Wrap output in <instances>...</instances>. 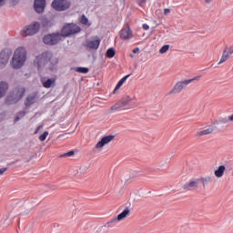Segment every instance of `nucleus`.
<instances>
[{
    "mask_svg": "<svg viewBox=\"0 0 233 233\" xmlns=\"http://www.w3.org/2000/svg\"><path fill=\"white\" fill-rule=\"evenodd\" d=\"M137 3L139 6H143V5H147V0H137Z\"/></svg>",
    "mask_w": 233,
    "mask_h": 233,
    "instance_id": "f704fd0d",
    "label": "nucleus"
},
{
    "mask_svg": "<svg viewBox=\"0 0 233 233\" xmlns=\"http://www.w3.org/2000/svg\"><path fill=\"white\" fill-rule=\"evenodd\" d=\"M59 41H61V35L59 34L46 35L43 38L45 45H57Z\"/></svg>",
    "mask_w": 233,
    "mask_h": 233,
    "instance_id": "1a4fd4ad",
    "label": "nucleus"
},
{
    "mask_svg": "<svg viewBox=\"0 0 233 233\" xmlns=\"http://www.w3.org/2000/svg\"><path fill=\"white\" fill-rule=\"evenodd\" d=\"M26 92V89L25 87H16L14 89L13 93L7 97L6 104L7 105H14L19 101L23 96H25V93Z\"/></svg>",
    "mask_w": 233,
    "mask_h": 233,
    "instance_id": "20e7f679",
    "label": "nucleus"
},
{
    "mask_svg": "<svg viewBox=\"0 0 233 233\" xmlns=\"http://www.w3.org/2000/svg\"><path fill=\"white\" fill-rule=\"evenodd\" d=\"M170 49V45H165L159 49V54H167Z\"/></svg>",
    "mask_w": 233,
    "mask_h": 233,
    "instance_id": "cd10ccee",
    "label": "nucleus"
},
{
    "mask_svg": "<svg viewBox=\"0 0 233 233\" xmlns=\"http://www.w3.org/2000/svg\"><path fill=\"white\" fill-rule=\"evenodd\" d=\"M214 132V128L208 127L207 129L198 131L197 132V137H203V136H208V134H212Z\"/></svg>",
    "mask_w": 233,
    "mask_h": 233,
    "instance_id": "aec40b11",
    "label": "nucleus"
},
{
    "mask_svg": "<svg viewBox=\"0 0 233 233\" xmlns=\"http://www.w3.org/2000/svg\"><path fill=\"white\" fill-rule=\"evenodd\" d=\"M52 8L56 12H65L70 8L71 4L68 0H54L51 4Z\"/></svg>",
    "mask_w": 233,
    "mask_h": 233,
    "instance_id": "0eeeda50",
    "label": "nucleus"
},
{
    "mask_svg": "<svg viewBox=\"0 0 233 233\" xmlns=\"http://www.w3.org/2000/svg\"><path fill=\"white\" fill-rule=\"evenodd\" d=\"M114 56H116V51L114 50V48L107 49L106 57L112 58L114 57Z\"/></svg>",
    "mask_w": 233,
    "mask_h": 233,
    "instance_id": "c85d7f7f",
    "label": "nucleus"
},
{
    "mask_svg": "<svg viewBox=\"0 0 233 233\" xmlns=\"http://www.w3.org/2000/svg\"><path fill=\"white\" fill-rule=\"evenodd\" d=\"M200 77L201 76H197L190 79H184V80L177 81L173 86V88L170 90L169 94L170 95L181 94V91L185 90V88H187L190 85V83H193V81H199Z\"/></svg>",
    "mask_w": 233,
    "mask_h": 233,
    "instance_id": "7ed1b4c3",
    "label": "nucleus"
},
{
    "mask_svg": "<svg viewBox=\"0 0 233 233\" xmlns=\"http://www.w3.org/2000/svg\"><path fill=\"white\" fill-rule=\"evenodd\" d=\"M25 61H26V49L25 47L16 48L12 58L11 66L17 70L25 65Z\"/></svg>",
    "mask_w": 233,
    "mask_h": 233,
    "instance_id": "f03ea898",
    "label": "nucleus"
},
{
    "mask_svg": "<svg viewBox=\"0 0 233 233\" xmlns=\"http://www.w3.org/2000/svg\"><path fill=\"white\" fill-rule=\"evenodd\" d=\"M43 129V125H40L36 127V130L35 131V134H39V130Z\"/></svg>",
    "mask_w": 233,
    "mask_h": 233,
    "instance_id": "e433bc0d",
    "label": "nucleus"
},
{
    "mask_svg": "<svg viewBox=\"0 0 233 233\" xmlns=\"http://www.w3.org/2000/svg\"><path fill=\"white\" fill-rule=\"evenodd\" d=\"M48 131H45L42 135L39 136V141H46L48 137Z\"/></svg>",
    "mask_w": 233,
    "mask_h": 233,
    "instance_id": "7c9ffc66",
    "label": "nucleus"
},
{
    "mask_svg": "<svg viewBox=\"0 0 233 233\" xmlns=\"http://www.w3.org/2000/svg\"><path fill=\"white\" fill-rule=\"evenodd\" d=\"M80 23L82 25H85L86 26H90V23L88 22V18L86 17V15H83L80 17Z\"/></svg>",
    "mask_w": 233,
    "mask_h": 233,
    "instance_id": "bb28decb",
    "label": "nucleus"
},
{
    "mask_svg": "<svg viewBox=\"0 0 233 233\" xmlns=\"http://www.w3.org/2000/svg\"><path fill=\"white\" fill-rule=\"evenodd\" d=\"M137 52H139V47L133 49V54H137Z\"/></svg>",
    "mask_w": 233,
    "mask_h": 233,
    "instance_id": "ea45409f",
    "label": "nucleus"
},
{
    "mask_svg": "<svg viewBox=\"0 0 233 233\" xmlns=\"http://www.w3.org/2000/svg\"><path fill=\"white\" fill-rule=\"evenodd\" d=\"M57 63H59V59L54 57V54L49 51L42 53L35 59V65L37 68H41L42 66H45V65H47L50 70H54V68L57 66Z\"/></svg>",
    "mask_w": 233,
    "mask_h": 233,
    "instance_id": "f257e3e1",
    "label": "nucleus"
},
{
    "mask_svg": "<svg viewBox=\"0 0 233 233\" xmlns=\"http://www.w3.org/2000/svg\"><path fill=\"white\" fill-rule=\"evenodd\" d=\"M111 141H114V136L113 135H109V136H106V137H103L100 141H98L96 146H95V148L96 150H103V147L106 146V145H108V143H111Z\"/></svg>",
    "mask_w": 233,
    "mask_h": 233,
    "instance_id": "9d476101",
    "label": "nucleus"
},
{
    "mask_svg": "<svg viewBox=\"0 0 233 233\" xmlns=\"http://www.w3.org/2000/svg\"><path fill=\"white\" fill-rule=\"evenodd\" d=\"M41 83L44 88H52V86H56V78H48V77H41Z\"/></svg>",
    "mask_w": 233,
    "mask_h": 233,
    "instance_id": "ddd939ff",
    "label": "nucleus"
},
{
    "mask_svg": "<svg viewBox=\"0 0 233 233\" xmlns=\"http://www.w3.org/2000/svg\"><path fill=\"white\" fill-rule=\"evenodd\" d=\"M164 14L165 15H168V14H170V9L168 8L164 9Z\"/></svg>",
    "mask_w": 233,
    "mask_h": 233,
    "instance_id": "4c0bfd02",
    "label": "nucleus"
},
{
    "mask_svg": "<svg viewBox=\"0 0 233 233\" xmlns=\"http://www.w3.org/2000/svg\"><path fill=\"white\" fill-rule=\"evenodd\" d=\"M99 45H101V40L96 38L95 40H90L86 43V47L91 48L93 50H97L99 48Z\"/></svg>",
    "mask_w": 233,
    "mask_h": 233,
    "instance_id": "dca6fc26",
    "label": "nucleus"
},
{
    "mask_svg": "<svg viewBox=\"0 0 233 233\" xmlns=\"http://www.w3.org/2000/svg\"><path fill=\"white\" fill-rule=\"evenodd\" d=\"M25 114L26 113L25 111L19 112L15 118V123H17V121H19V119H21V117H24V116H25Z\"/></svg>",
    "mask_w": 233,
    "mask_h": 233,
    "instance_id": "2f4dec72",
    "label": "nucleus"
},
{
    "mask_svg": "<svg viewBox=\"0 0 233 233\" xmlns=\"http://www.w3.org/2000/svg\"><path fill=\"white\" fill-rule=\"evenodd\" d=\"M46 6V0H35L34 7L37 14H43Z\"/></svg>",
    "mask_w": 233,
    "mask_h": 233,
    "instance_id": "f8f14e48",
    "label": "nucleus"
},
{
    "mask_svg": "<svg viewBox=\"0 0 233 233\" xmlns=\"http://www.w3.org/2000/svg\"><path fill=\"white\" fill-rule=\"evenodd\" d=\"M227 170V167L223 165L219 166L215 171V177H218V179L221 178L223 176H225V171Z\"/></svg>",
    "mask_w": 233,
    "mask_h": 233,
    "instance_id": "a211bd4d",
    "label": "nucleus"
},
{
    "mask_svg": "<svg viewBox=\"0 0 233 233\" xmlns=\"http://www.w3.org/2000/svg\"><path fill=\"white\" fill-rule=\"evenodd\" d=\"M205 3H207V5L212 3V0H205Z\"/></svg>",
    "mask_w": 233,
    "mask_h": 233,
    "instance_id": "79ce46f5",
    "label": "nucleus"
},
{
    "mask_svg": "<svg viewBox=\"0 0 233 233\" xmlns=\"http://www.w3.org/2000/svg\"><path fill=\"white\" fill-rule=\"evenodd\" d=\"M232 50V46H229V48H226L221 56V58L218 62V65H223V63H226V61H228V58L232 56L233 52Z\"/></svg>",
    "mask_w": 233,
    "mask_h": 233,
    "instance_id": "4468645a",
    "label": "nucleus"
},
{
    "mask_svg": "<svg viewBox=\"0 0 233 233\" xmlns=\"http://www.w3.org/2000/svg\"><path fill=\"white\" fill-rule=\"evenodd\" d=\"M39 28H41V24H39V22H34L31 25L24 27V29L21 31V35L24 37L28 35H35V34L39 32Z\"/></svg>",
    "mask_w": 233,
    "mask_h": 233,
    "instance_id": "423d86ee",
    "label": "nucleus"
},
{
    "mask_svg": "<svg viewBox=\"0 0 233 233\" xmlns=\"http://www.w3.org/2000/svg\"><path fill=\"white\" fill-rule=\"evenodd\" d=\"M233 123V114L229 115L228 117H221L218 119L219 125H228V123Z\"/></svg>",
    "mask_w": 233,
    "mask_h": 233,
    "instance_id": "6ab92c4d",
    "label": "nucleus"
},
{
    "mask_svg": "<svg viewBox=\"0 0 233 233\" xmlns=\"http://www.w3.org/2000/svg\"><path fill=\"white\" fill-rule=\"evenodd\" d=\"M132 30H130V27L124 28L120 31V39H123L124 41H127V39H132Z\"/></svg>",
    "mask_w": 233,
    "mask_h": 233,
    "instance_id": "2eb2a0df",
    "label": "nucleus"
},
{
    "mask_svg": "<svg viewBox=\"0 0 233 233\" xmlns=\"http://www.w3.org/2000/svg\"><path fill=\"white\" fill-rule=\"evenodd\" d=\"M122 101V105H124V108L126 106H129V105H132V103H134V98L130 97V96H126L124 98L121 99Z\"/></svg>",
    "mask_w": 233,
    "mask_h": 233,
    "instance_id": "393cba45",
    "label": "nucleus"
},
{
    "mask_svg": "<svg viewBox=\"0 0 233 233\" xmlns=\"http://www.w3.org/2000/svg\"><path fill=\"white\" fill-rule=\"evenodd\" d=\"M149 28H150V26H148V25H147V24L143 25V29L144 30H148Z\"/></svg>",
    "mask_w": 233,
    "mask_h": 233,
    "instance_id": "58836bf2",
    "label": "nucleus"
},
{
    "mask_svg": "<svg viewBox=\"0 0 233 233\" xmlns=\"http://www.w3.org/2000/svg\"><path fill=\"white\" fill-rule=\"evenodd\" d=\"M79 170H80V174L85 175L88 172V167L83 166V167H80Z\"/></svg>",
    "mask_w": 233,
    "mask_h": 233,
    "instance_id": "72a5a7b5",
    "label": "nucleus"
},
{
    "mask_svg": "<svg viewBox=\"0 0 233 233\" xmlns=\"http://www.w3.org/2000/svg\"><path fill=\"white\" fill-rule=\"evenodd\" d=\"M5 0H0V6L5 5Z\"/></svg>",
    "mask_w": 233,
    "mask_h": 233,
    "instance_id": "a19ab883",
    "label": "nucleus"
},
{
    "mask_svg": "<svg viewBox=\"0 0 233 233\" xmlns=\"http://www.w3.org/2000/svg\"><path fill=\"white\" fill-rule=\"evenodd\" d=\"M76 72H78L79 74H88V68H86V67H76Z\"/></svg>",
    "mask_w": 233,
    "mask_h": 233,
    "instance_id": "c756f323",
    "label": "nucleus"
},
{
    "mask_svg": "<svg viewBox=\"0 0 233 233\" xmlns=\"http://www.w3.org/2000/svg\"><path fill=\"white\" fill-rule=\"evenodd\" d=\"M212 181H213V177L210 176L202 177L198 178V184L201 183L203 188H206V187H208V185H210Z\"/></svg>",
    "mask_w": 233,
    "mask_h": 233,
    "instance_id": "f3484780",
    "label": "nucleus"
},
{
    "mask_svg": "<svg viewBox=\"0 0 233 233\" xmlns=\"http://www.w3.org/2000/svg\"><path fill=\"white\" fill-rule=\"evenodd\" d=\"M231 52H233V45L231 46Z\"/></svg>",
    "mask_w": 233,
    "mask_h": 233,
    "instance_id": "37998d69",
    "label": "nucleus"
},
{
    "mask_svg": "<svg viewBox=\"0 0 233 233\" xmlns=\"http://www.w3.org/2000/svg\"><path fill=\"white\" fill-rule=\"evenodd\" d=\"M8 90V84L6 82H0V99L6 94Z\"/></svg>",
    "mask_w": 233,
    "mask_h": 233,
    "instance_id": "b1692460",
    "label": "nucleus"
},
{
    "mask_svg": "<svg viewBox=\"0 0 233 233\" xmlns=\"http://www.w3.org/2000/svg\"><path fill=\"white\" fill-rule=\"evenodd\" d=\"M35 103V96H29L26 97L25 101V106H32Z\"/></svg>",
    "mask_w": 233,
    "mask_h": 233,
    "instance_id": "a878e982",
    "label": "nucleus"
},
{
    "mask_svg": "<svg viewBox=\"0 0 233 233\" xmlns=\"http://www.w3.org/2000/svg\"><path fill=\"white\" fill-rule=\"evenodd\" d=\"M7 170H8V167H2V168H0V176H3V174L5 172H6Z\"/></svg>",
    "mask_w": 233,
    "mask_h": 233,
    "instance_id": "c9c22d12",
    "label": "nucleus"
},
{
    "mask_svg": "<svg viewBox=\"0 0 233 233\" xmlns=\"http://www.w3.org/2000/svg\"><path fill=\"white\" fill-rule=\"evenodd\" d=\"M125 106L123 102L120 100L110 107L111 112H117V110H123Z\"/></svg>",
    "mask_w": 233,
    "mask_h": 233,
    "instance_id": "412c9836",
    "label": "nucleus"
},
{
    "mask_svg": "<svg viewBox=\"0 0 233 233\" xmlns=\"http://www.w3.org/2000/svg\"><path fill=\"white\" fill-rule=\"evenodd\" d=\"M12 54H14V51L8 48L4 49L0 52V69L5 68V66L8 65V61Z\"/></svg>",
    "mask_w": 233,
    "mask_h": 233,
    "instance_id": "6e6552de",
    "label": "nucleus"
},
{
    "mask_svg": "<svg viewBox=\"0 0 233 233\" xmlns=\"http://www.w3.org/2000/svg\"><path fill=\"white\" fill-rule=\"evenodd\" d=\"M199 187V180L198 178L191 179L186 184L183 185V190H195V188H198Z\"/></svg>",
    "mask_w": 233,
    "mask_h": 233,
    "instance_id": "9b49d317",
    "label": "nucleus"
},
{
    "mask_svg": "<svg viewBox=\"0 0 233 233\" xmlns=\"http://www.w3.org/2000/svg\"><path fill=\"white\" fill-rule=\"evenodd\" d=\"M81 27L76 24H66L61 30V37H68L74 34H79Z\"/></svg>",
    "mask_w": 233,
    "mask_h": 233,
    "instance_id": "39448f33",
    "label": "nucleus"
},
{
    "mask_svg": "<svg viewBox=\"0 0 233 233\" xmlns=\"http://www.w3.org/2000/svg\"><path fill=\"white\" fill-rule=\"evenodd\" d=\"M130 215V209L126 208L123 212L117 215L116 221H123L127 217Z\"/></svg>",
    "mask_w": 233,
    "mask_h": 233,
    "instance_id": "4be33fe9",
    "label": "nucleus"
},
{
    "mask_svg": "<svg viewBox=\"0 0 233 233\" xmlns=\"http://www.w3.org/2000/svg\"><path fill=\"white\" fill-rule=\"evenodd\" d=\"M128 77H130V75H127L119 80V82L116 84V86L114 89V94H116V92H117V90H119V88H121V86H123V85H125V82L127 81V79H128Z\"/></svg>",
    "mask_w": 233,
    "mask_h": 233,
    "instance_id": "5701e85b",
    "label": "nucleus"
},
{
    "mask_svg": "<svg viewBox=\"0 0 233 233\" xmlns=\"http://www.w3.org/2000/svg\"><path fill=\"white\" fill-rule=\"evenodd\" d=\"M75 154L74 151H68L67 153L61 155L60 157H72Z\"/></svg>",
    "mask_w": 233,
    "mask_h": 233,
    "instance_id": "473e14b6",
    "label": "nucleus"
}]
</instances>
